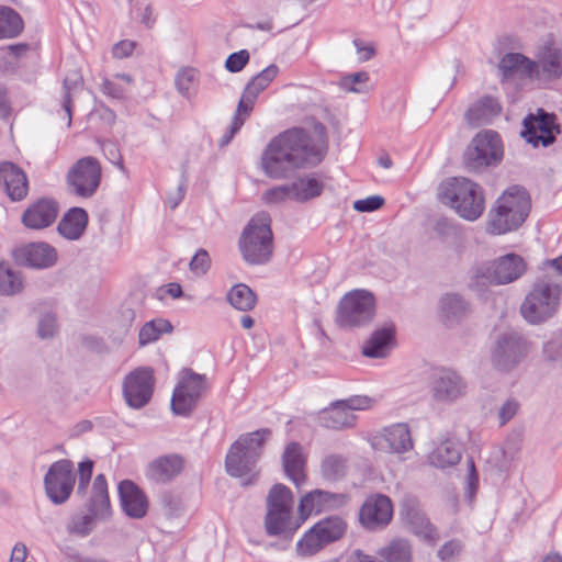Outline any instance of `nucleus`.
I'll list each match as a JSON object with an SVG mask.
<instances>
[{"label": "nucleus", "mask_w": 562, "mask_h": 562, "mask_svg": "<svg viewBox=\"0 0 562 562\" xmlns=\"http://www.w3.org/2000/svg\"><path fill=\"white\" fill-rule=\"evenodd\" d=\"M301 520H294L292 512H267L265 528L269 536L292 537L301 525Z\"/></svg>", "instance_id": "33"}, {"label": "nucleus", "mask_w": 562, "mask_h": 562, "mask_svg": "<svg viewBox=\"0 0 562 562\" xmlns=\"http://www.w3.org/2000/svg\"><path fill=\"white\" fill-rule=\"evenodd\" d=\"M75 483L74 463L67 459L52 463L44 476L46 496L54 505L65 504L69 499Z\"/></svg>", "instance_id": "14"}, {"label": "nucleus", "mask_w": 562, "mask_h": 562, "mask_svg": "<svg viewBox=\"0 0 562 562\" xmlns=\"http://www.w3.org/2000/svg\"><path fill=\"white\" fill-rule=\"evenodd\" d=\"M394 340L395 326L391 323L372 333L362 348V353L368 358H384L394 344Z\"/></svg>", "instance_id": "32"}, {"label": "nucleus", "mask_w": 562, "mask_h": 562, "mask_svg": "<svg viewBox=\"0 0 562 562\" xmlns=\"http://www.w3.org/2000/svg\"><path fill=\"white\" fill-rule=\"evenodd\" d=\"M117 490L120 504L126 516L140 519L147 514V497L134 482L124 480L120 482Z\"/></svg>", "instance_id": "26"}, {"label": "nucleus", "mask_w": 562, "mask_h": 562, "mask_svg": "<svg viewBox=\"0 0 562 562\" xmlns=\"http://www.w3.org/2000/svg\"><path fill=\"white\" fill-rule=\"evenodd\" d=\"M88 510L101 520L109 519L112 514L108 482L104 474H98L94 477L91 496L88 502Z\"/></svg>", "instance_id": "29"}, {"label": "nucleus", "mask_w": 562, "mask_h": 562, "mask_svg": "<svg viewBox=\"0 0 562 562\" xmlns=\"http://www.w3.org/2000/svg\"><path fill=\"white\" fill-rule=\"evenodd\" d=\"M98 519L91 513L86 515H80L75 517L71 520V524L68 527L69 532L76 533L81 537L88 536L94 526V520Z\"/></svg>", "instance_id": "53"}, {"label": "nucleus", "mask_w": 562, "mask_h": 562, "mask_svg": "<svg viewBox=\"0 0 562 562\" xmlns=\"http://www.w3.org/2000/svg\"><path fill=\"white\" fill-rule=\"evenodd\" d=\"M374 315V295L368 290L357 289L340 299L336 311V323L341 328L353 329L369 325Z\"/></svg>", "instance_id": "8"}, {"label": "nucleus", "mask_w": 562, "mask_h": 562, "mask_svg": "<svg viewBox=\"0 0 562 562\" xmlns=\"http://www.w3.org/2000/svg\"><path fill=\"white\" fill-rule=\"evenodd\" d=\"M438 196L443 204L453 209L460 217L469 222L476 221L485 210L482 187L468 178L447 179L439 186Z\"/></svg>", "instance_id": "3"}, {"label": "nucleus", "mask_w": 562, "mask_h": 562, "mask_svg": "<svg viewBox=\"0 0 562 562\" xmlns=\"http://www.w3.org/2000/svg\"><path fill=\"white\" fill-rule=\"evenodd\" d=\"M440 307L449 323H458L470 313V304L457 293H447L440 300Z\"/></svg>", "instance_id": "37"}, {"label": "nucleus", "mask_w": 562, "mask_h": 562, "mask_svg": "<svg viewBox=\"0 0 562 562\" xmlns=\"http://www.w3.org/2000/svg\"><path fill=\"white\" fill-rule=\"evenodd\" d=\"M15 261L24 267L45 269L55 265L57 252L46 243H31L13 252Z\"/></svg>", "instance_id": "23"}, {"label": "nucleus", "mask_w": 562, "mask_h": 562, "mask_svg": "<svg viewBox=\"0 0 562 562\" xmlns=\"http://www.w3.org/2000/svg\"><path fill=\"white\" fill-rule=\"evenodd\" d=\"M323 157V147L307 131L292 127L270 139L261 154L260 168L268 178L281 180L318 165Z\"/></svg>", "instance_id": "1"}, {"label": "nucleus", "mask_w": 562, "mask_h": 562, "mask_svg": "<svg viewBox=\"0 0 562 562\" xmlns=\"http://www.w3.org/2000/svg\"><path fill=\"white\" fill-rule=\"evenodd\" d=\"M384 205V199L380 195H371L366 199L357 200L353 203V209L357 212L369 213L381 209Z\"/></svg>", "instance_id": "60"}, {"label": "nucleus", "mask_w": 562, "mask_h": 562, "mask_svg": "<svg viewBox=\"0 0 562 562\" xmlns=\"http://www.w3.org/2000/svg\"><path fill=\"white\" fill-rule=\"evenodd\" d=\"M173 329L171 323L165 318H155L145 323L139 329L138 344L146 346L155 342L162 334L171 333Z\"/></svg>", "instance_id": "43"}, {"label": "nucleus", "mask_w": 562, "mask_h": 562, "mask_svg": "<svg viewBox=\"0 0 562 562\" xmlns=\"http://www.w3.org/2000/svg\"><path fill=\"white\" fill-rule=\"evenodd\" d=\"M82 79L78 74L67 76L63 82L61 106L67 115V125H71L72 95L81 90Z\"/></svg>", "instance_id": "45"}, {"label": "nucleus", "mask_w": 562, "mask_h": 562, "mask_svg": "<svg viewBox=\"0 0 562 562\" xmlns=\"http://www.w3.org/2000/svg\"><path fill=\"white\" fill-rule=\"evenodd\" d=\"M79 471V480H78V486H77V493L85 495L87 492V488L89 486L92 471H93V461L90 459H86L79 463L78 467Z\"/></svg>", "instance_id": "58"}, {"label": "nucleus", "mask_w": 562, "mask_h": 562, "mask_svg": "<svg viewBox=\"0 0 562 562\" xmlns=\"http://www.w3.org/2000/svg\"><path fill=\"white\" fill-rule=\"evenodd\" d=\"M499 82L514 83L517 80L535 81L538 79L537 67L533 59L521 53H506L497 64Z\"/></svg>", "instance_id": "18"}, {"label": "nucleus", "mask_w": 562, "mask_h": 562, "mask_svg": "<svg viewBox=\"0 0 562 562\" xmlns=\"http://www.w3.org/2000/svg\"><path fill=\"white\" fill-rule=\"evenodd\" d=\"M23 30L22 16L14 9L0 5V40L18 37Z\"/></svg>", "instance_id": "39"}, {"label": "nucleus", "mask_w": 562, "mask_h": 562, "mask_svg": "<svg viewBox=\"0 0 562 562\" xmlns=\"http://www.w3.org/2000/svg\"><path fill=\"white\" fill-rule=\"evenodd\" d=\"M533 59L538 79L557 81L562 78V45L553 38H547L538 45Z\"/></svg>", "instance_id": "19"}, {"label": "nucleus", "mask_w": 562, "mask_h": 562, "mask_svg": "<svg viewBox=\"0 0 562 562\" xmlns=\"http://www.w3.org/2000/svg\"><path fill=\"white\" fill-rule=\"evenodd\" d=\"M387 449L393 453H403L413 448V440L407 424H394L383 431Z\"/></svg>", "instance_id": "34"}, {"label": "nucleus", "mask_w": 562, "mask_h": 562, "mask_svg": "<svg viewBox=\"0 0 562 562\" xmlns=\"http://www.w3.org/2000/svg\"><path fill=\"white\" fill-rule=\"evenodd\" d=\"M262 200L267 204H278L286 200H292L291 183L268 189L263 192Z\"/></svg>", "instance_id": "52"}, {"label": "nucleus", "mask_w": 562, "mask_h": 562, "mask_svg": "<svg viewBox=\"0 0 562 562\" xmlns=\"http://www.w3.org/2000/svg\"><path fill=\"white\" fill-rule=\"evenodd\" d=\"M348 461L342 454H327L321 462L322 477L327 482H338L347 474Z\"/></svg>", "instance_id": "40"}, {"label": "nucleus", "mask_w": 562, "mask_h": 562, "mask_svg": "<svg viewBox=\"0 0 562 562\" xmlns=\"http://www.w3.org/2000/svg\"><path fill=\"white\" fill-rule=\"evenodd\" d=\"M249 61V53L246 49H241L239 52L231 54L226 61L225 68L229 72H238L240 71Z\"/></svg>", "instance_id": "61"}, {"label": "nucleus", "mask_w": 562, "mask_h": 562, "mask_svg": "<svg viewBox=\"0 0 562 562\" xmlns=\"http://www.w3.org/2000/svg\"><path fill=\"white\" fill-rule=\"evenodd\" d=\"M23 289L21 274L13 270L9 263L0 261V295L12 296Z\"/></svg>", "instance_id": "44"}, {"label": "nucleus", "mask_w": 562, "mask_h": 562, "mask_svg": "<svg viewBox=\"0 0 562 562\" xmlns=\"http://www.w3.org/2000/svg\"><path fill=\"white\" fill-rule=\"evenodd\" d=\"M503 158V146L498 133L487 130L475 135L468 146L463 160L469 170L497 165Z\"/></svg>", "instance_id": "11"}, {"label": "nucleus", "mask_w": 562, "mask_h": 562, "mask_svg": "<svg viewBox=\"0 0 562 562\" xmlns=\"http://www.w3.org/2000/svg\"><path fill=\"white\" fill-rule=\"evenodd\" d=\"M530 207L527 190L520 186L509 187L490 211L488 231L501 235L517 229L528 217Z\"/></svg>", "instance_id": "4"}, {"label": "nucleus", "mask_w": 562, "mask_h": 562, "mask_svg": "<svg viewBox=\"0 0 562 562\" xmlns=\"http://www.w3.org/2000/svg\"><path fill=\"white\" fill-rule=\"evenodd\" d=\"M378 555L384 562H412L413 548L408 540L395 538L378 550Z\"/></svg>", "instance_id": "36"}, {"label": "nucleus", "mask_w": 562, "mask_h": 562, "mask_svg": "<svg viewBox=\"0 0 562 562\" xmlns=\"http://www.w3.org/2000/svg\"><path fill=\"white\" fill-rule=\"evenodd\" d=\"M270 436L269 428H260L239 436L226 454V472L233 477H245L243 485L252 484L258 475L256 464Z\"/></svg>", "instance_id": "2"}, {"label": "nucleus", "mask_w": 562, "mask_h": 562, "mask_svg": "<svg viewBox=\"0 0 562 562\" xmlns=\"http://www.w3.org/2000/svg\"><path fill=\"white\" fill-rule=\"evenodd\" d=\"M206 390L205 375L195 373L191 369H183L171 397L173 414L189 416L198 406Z\"/></svg>", "instance_id": "12"}, {"label": "nucleus", "mask_w": 562, "mask_h": 562, "mask_svg": "<svg viewBox=\"0 0 562 562\" xmlns=\"http://www.w3.org/2000/svg\"><path fill=\"white\" fill-rule=\"evenodd\" d=\"M293 493L284 484H274L267 496V512H292Z\"/></svg>", "instance_id": "41"}, {"label": "nucleus", "mask_w": 562, "mask_h": 562, "mask_svg": "<svg viewBox=\"0 0 562 562\" xmlns=\"http://www.w3.org/2000/svg\"><path fill=\"white\" fill-rule=\"evenodd\" d=\"M463 550L462 541L452 539L445 542L438 550L437 555L442 562H452Z\"/></svg>", "instance_id": "55"}, {"label": "nucleus", "mask_w": 562, "mask_h": 562, "mask_svg": "<svg viewBox=\"0 0 562 562\" xmlns=\"http://www.w3.org/2000/svg\"><path fill=\"white\" fill-rule=\"evenodd\" d=\"M531 351V342L517 331L499 334L491 348L492 367L502 373L517 369Z\"/></svg>", "instance_id": "9"}, {"label": "nucleus", "mask_w": 562, "mask_h": 562, "mask_svg": "<svg viewBox=\"0 0 562 562\" xmlns=\"http://www.w3.org/2000/svg\"><path fill=\"white\" fill-rule=\"evenodd\" d=\"M279 68L277 65L271 64L257 74L245 87L244 91H249L257 99L259 93L262 92L277 77Z\"/></svg>", "instance_id": "47"}, {"label": "nucleus", "mask_w": 562, "mask_h": 562, "mask_svg": "<svg viewBox=\"0 0 562 562\" xmlns=\"http://www.w3.org/2000/svg\"><path fill=\"white\" fill-rule=\"evenodd\" d=\"M102 178L100 161L92 156L78 159L66 173V188L69 194L90 199L98 191Z\"/></svg>", "instance_id": "10"}, {"label": "nucleus", "mask_w": 562, "mask_h": 562, "mask_svg": "<svg viewBox=\"0 0 562 562\" xmlns=\"http://www.w3.org/2000/svg\"><path fill=\"white\" fill-rule=\"evenodd\" d=\"M369 81L367 71H358L344 76L339 81V87L348 92L362 93L366 92V85Z\"/></svg>", "instance_id": "48"}, {"label": "nucleus", "mask_w": 562, "mask_h": 562, "mask_svg": "<svg viewBox=\"0 0 562 562\" xmlns=\"http://www.w3.org/2000/svg\"><path fill=\"white\" fill-rule=\"evenodd\" d=\"M292 200L306 202L322 194L324 184L315 177H300L291 183Z\"/></svg>", "instance_id": "38"}, {"label": "nucleus", "mask_w": 562, "mask_h": 562, "mask_svg": "<svg viewBox=\"0 0 562 562\" xmlns=\"http://www.w3.org/2000/svg\"><path fill=\"white\" fill-rule=\"evenodd\" d=\"M519 403L515 398H508L498 411L499 425L507 424L518 412Z\"/></svg>", "instance_id": "62"}, {"label": "nucleus", "mask_w": 562, "mask_h": 562, "mask_svg": "<svg viewBox=\"0 0 562 562\" xmlns=\"http://www.w3.org/2000/svg\"><path fill=\"white\" fill-rule=\"evenodd\" d=\"M239 249L244 260L249 265H265L271 259L273 234L267 214L250 218L239 238Z\"/></svg>", "instance_id": "6"}, {"label": "nucleus", "mask_w": 562, "mask_h": 562, "mask_svg": "<svg viewBox=\"0 0 562 562\" xmlns=\"http://www.w3.org/2000/svg\"><path fill=\"white\" fill-rule=\"evenodd\" d=\"M502 112L499 101L491 95H485L474 102L465 112V120L470 125L481 126L488 124Z\"/></svg>", "instance_id": "30"}, {"label": "nucleus", "mask_w": 562, "mask_h": 562, "mask_svg": "<svg viewBox=\"0 0 562 562\" xmlns=\"http://www.w3.org/2000/svg\"><path fill=\"white\" fill-rule=\"evenodd\" d=\"M89 216L85 209L75 206L69 209L58 223V233L68 240L79 239L87 226Z\"/></svg>", "instance_id": "31"}, {"label": "nucleus", "mask_w": 562, "mask_h": 562, "mask_svg": "<svg viewBox=\"0 0 562 562\" xmlns=\"http://www.w3.org/2000/svg\"><path fill=\"white\" fill-rule=\"evenodd\" d=\"M282 467L286 477L296 487L305 483L306 456L301 443L293 441L285 446L282 453Z\"/></svg>", "instance_id": "27"}, {"label": "nucleus", "mask_w": 562, "mask_h": 562, "mask_svg": "<svg viewBox=\"0 0 562 562\" xmlns=\"http://www.w3.org/2000/svg\"><path fill=\"white\" fill-rule=\"evenodd\" d=\"M58 212L59 205L54 199L41 198L24 210L21 222L29 229H44L56 221Z\"/></svg>", "instance_id": "22"}, {"label": "nucleus", "mask_w": 562, "mask_h": 562, "mask_svg": "<svg viewBox=\"0 0 562 562\" xmlns=\"http://www.w3.org/2000/svg\"><path fill=\"white\" fill-rule=\"evenodd\" d=\"M57 331L56 317L52 313L44 314L37 325V335L42 339L53 338Z\"/></svg>", "instance_id": "57"}, {"label": "nucleus", "mask_w": 562, "mask_h": 562, "mask_svg": "<svg viewBox=\"0 0 562 562\" xmlns=\"http://www.w3.org/2000/svg\"><path fill=\"white\" fill-rule=\"evenodd\" d=\"M101 90L104 94L113 99H123L125 95V89L117 82L104 79L101 86Z\"/></svg>", "instance_id": "63"}, {"label": "nucleus", "mask_w": 562, "mask_h": 562, "mask_svg": "<svg viewBox=\"0 0 562 562\" xmlns=\"http://www.w3.org/2000/svg\"><path fill=\"white\" fill-rule=\"evenodd\" d=\"M392 517V501L383 494L367 497L359 510L360 524L371 531L385 528L391 522Z\"/></svg>", "instance_id": "20"}, {"label": "nucleus", "mask_w": 562, "mask_h": 562, "mask_svg": "<svg viewBox=\"0 0 562 562\" xmlns=\"http://www.w3.org/2000/svg\"><path fill=\"white\" fill-rule=\"evenodd\" d=\"M102 150L104 151L106 158L113 164L120 167V169H124L123 159L121 153L116 145L112 142H104L102 144Z\"/></svg>", "instance_id": "64"}, {"label": "nucleus", "mask_w": 562, "mask_h": 562, "mask_svg": "<svg viewBox=\"0 0 562 562\" xmlns=\"http://www.w3.org/2000/svg\"><path fill=\"white\" fill-rule=\"evenodd\" d=\"M321 427L334 430L352 428L357 424V416L349 412L339 400L331 402L327 407L321 409L316 417Z\"/></svg>", "instance_id": "28"}, {"label": "nucleus", "mask_w": 562, "mask_h": 562, "mask_svg": "<svg viewBox=\"0 0 562 562\" xmlns=\"http://www.w3.org/2000/svg\"><path fill=\"white\" fill-rule=\"evenodd\" d=\"M184 459L178 453L154 459L146 468V477L156 484H167L177 477L184 468Z\"/></svg>", "instance_id": "25"}, {"label": "nucleus", "mask_w": 562, "mask_h": 562, "mask_svg": "<svg viewBox=\"0 0 562 562\" xmlns=\"http://www.w3.org/2000/svg\"><path fill=\"white\" fill-rule=\"evenodd\" d=\"M210 266L211 259L205 249H199L189 263L190 270L196 276L206 273Z\"/></svg>", "instance_id": "59"}, {"label": "nucleus", "mask_w": 562, "mask_h": 562, "mask_svg": "<svg viewBox=\"0 0 562 562\" xmlns=\"http://www.w3.org/2000/svg\"><path fill=\"white\" fill-rule=\"evenodd\" d=\"M154 371L140 367L130 372L123 381V396L127 405L139 409L149 403L154 393Z\"/></svg>", "instance_id": "16"}, {"label": "nucleus", "mask_w": 562, "mask_h": 562, "mask_svg": "<svg viewBox=\"0 0 562 562\" xmlns=\"http://www.w3.org/2000/svg\"><path fill=\"white\" fill-rule=\"evenodd\" d=\"M434 231L441 239H454L460 235L461 228L458 223L447 217H440L436 221Z\"/></svg>", "instance_id": "49"}, {"label": "nucleus", "mask_w": 562, "mask_h": 562, "mask_svg": "<svg viewBox=\"0 0 562 562\" xmlns=\"http://www.w3.org/2000/svg\"><path fill=\"white\" fill-rule=\"evenodd\" d=\"M227 301L234 308L249 312L256 306L257 295L248 285L238 283L228 291Z\"/></svg>", "instance_id": "42"}, {"label": "nucleus", "mask_w": 562, "mask_h": 562, "mask_svg": "<svg viewBox=\"0 0 562 562\" xmlns=\"http://www.w3.org/2000/svg\"><path fill=\"white\" fill-rule=\"evenodd\" d=\"M340 404H344L349 412L353 411H367L374 406L375 400L367 395H352L345 400H339Z\"/></svg>", "instance_id": "56"}, {"label": "nucleus", "mask_w": 562, "mask_h": 562, "mask_svg": "<svg viewBox=\"0 0 562 562\" xmlns=\"http://www.w3.org/2000/svg\"><path fill=\"white\" fill-rule=\"evenodd\" d=\"M0 187L11 201H22L29 193L27 176L24 170L14 162L1 161Z\"/></svg>", "instance_id": "24"}, {"label": "nucleus", "mask_w": 562, "mask_h": 562, "mask_svg": "<svg viewBox=\"0 0 562 562\" xmlns=\"http://www.w3.org/2000/svg\"><path fill=\"white\" fill-rule=\"evenodd\" d=\"M526 271L524 259L507 254L496 260L477 265L472 269L471 286L483 289L487 285L508 284L518 280Z\"/></svg>", "instance_id": "7"}, {"label": "nucleus", "mask_w": 562, "mask_h": 562, "mask_svg": "<svg viewBox=\"0 0 562 562\" xmlns=\"http://www.w3.org/2000/svg\"><path fill=\"white\" fill-rule=\"evenodd\" d=\"M408 522L412 532L425 541L435 543L438 539L437 529L424 515L415 513Z\"/></svg>", "instance_id": "46"}, {"label": "nucleus", "mask_w": 562, "mask_h": 562, "mask_svg": "<svg viewBox=\"0 0 562 562\" xmlns=\"http://www.w3.org/2000/svg\"><path fill=\"white\" fill-rule=\"evenodd\" d=\"M429 392L436 403L452 405L467 396L468 382L457 371L441 369L432 374Z\"/></svg>", "instance_id": "15"}, {"label": "nucleus", "mask_w": 562, "mask_h": 562, "mask_svg": "<svg viewBox=\"0 0 562 562\" xmlns=\"http://www.w3.org/2000/svg\"><path fill=\"white\" fill-rule=\"evenodd\" d=\"M346 522L341 517L330 516L319 520L296 543L297 553L313 555L325 546L340 539L346 531Z\"/></svg>", "instance_id": "13"}, {"label": "nucleus", "mask_w": 562, "mask_h": 562, "mask_svg": "<svg viewBox=\"0 0 562 562\" xmlns=\"http://www.w3.org/2000/svg\"><path fill=\"white\" fill-rule=\"evenodd\" d=\"M542 353L548 362H562V333L543 345Z\"/></svg>", "instance_id": "54"}, {"label": "nucleus", "mask_w": 562, "mask_h": 562, "mask_svg": "<svg viewBox=\"0 0 562 562\" xmlns=\"http://www.w3.org/2000/svg\"><path fill=\"white\" fill-rule=\"evenodd\" d=\"M461 460V448L452 440H443L428 456L431 465L446 469L456 465Z\"/></svg>", "instance_id": "35"}, {"label": "nucleus", "mask_w": 562, "mask_h": 562, "mask_svg": "<svg viewBox=\"0 0 562 562\" xmlns=\"http://www.w3.org/2000/svg\"><path fill=\"white\" fill-rule=\"evenodd\" d=\"M196 79V70L194 68H184L180 71H178L177 76H176V87H177V90L178 92L184 97V98H190L191 95V87L193 85V82L195 81Z\"/></svg>", "instance_id": "50"}, {"label": "nucleus", "mask_w": 562, "mask_h": 562, "mask_svg": "<svg viewBox=\"0 0 562 562\" xmlns=\"http://www.w3.org/2000/svg\"><path fill=\"white\" fill-rule=\"evenodd\" d=\"M562 283L554 276L539 277L525 297L520 313L530 324H540L552 317L560 306Z\"/></svg>", "instance_id": "5"}, {"label": "nucleus", "mask_w": 562, "mask_h": 562, "mask_svg": "<svg viewBox=\"0 0 562 562\" xmlns=\"http://www.w3.org/2000/svg\"><path fill=\"white\" fill-rule=\"evenodd\" d=\"M349 495L345 493H333L323 490H314L306 493L300 501V520H306L312 514L326 510L339 509L349 503Z\"/></svg>", "instance_id": "21"}, {"label": "nucleus", "mask_w": 562, "mask_h": 562, "mask_svg": "<svg viewBox=\"0 0 562 562\" xmlns=\"http://www.w3.org/2000/svg\"><path fill=\"white\" fill-rule=\"evenodd\" d=\"M256 98L254 94L249 91H243L241 98L237 104L236 112L233 116L232 122H235L236 120H239L240 127L244 125L247 117L250 115L254 105L256 103Z\"/></svg>", "instance_id": "51"}, {"label": "nucleus", "mask_w": 562, "mask_h": 562, "mask_svg": "<svg viewBox=\"0 0 562 562\" xmlns=\"http://www.w3.org/2000/svg\"><path fill=\"white\" fill-rule=\"evenodd\" d=\"M524 127L522 137L535 147L539 144L548 147L560 134V125L557 123L555 115L543 109H538L536 114H528L524 119Z\"/></svg>", "instance_id": "17"}]
</instances>
